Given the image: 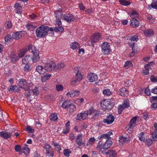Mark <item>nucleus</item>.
I'll return each instance as SVG.
<instances>
[{
  "label": "nucleus",
  "instance_id": "1",
  "mask_svg": "<svg viewBox=\"0 0 157 157\" xmlns=\"http://www.w3.org/2000/svg\"><path fill=\"white\" fill-rule=\"evenodd\" d=\"M112 100L109 99H104L101 103V107L104 111L110 110L114 105Z\"/></svg>",
  "mask_w": 157,
  "mask_h": 157
},
{
  "label": "nucleus",
  "instance_id": "2",
  "mask_svg": "<svg viewBox=\"0 0 157 157\" xmlns=\"http://www.w3.org/2000/svg\"><path fill=\"white\" fill-rule=\"evenodd\" d=\"M105 140V142L103 144L101 142L102 141H100L97 147L98 149L102 152L106 150L108 148L110 147L113 143L110 139L106 140Z\"/></svg>",
  "mask_w": 157,
  "mask_h": 157
},
{
  "label": "nucleus",
  "instance_id": "3",
  "mask_svg": "<svg viewBox=\"0 0 157 157\" xmlns=\"http://www.w3.org/2000/svg\"><path fill=\"white\" fill-rule=\"evenodd\" d=\"M47 26L42 25L38 27L36 32L37 37L42 38L45 36L47 34Z\"/></svg>",
  "mask_w": 157,
  "mask_h": 157
},
{
  "label": "nucleus",
  "instance_id": "4",
  "mask_svg": "<svg viewBox=\"0 0 157 157\" xmlns=\"http://www.w3.org/2000/svg\"><path fill=\"white\" fill-rule=\"evenodd\" d=\"M74 71H75V72L76 73L75 75L76 78L73 79L71 82V84L73 85L75 84L77 81H80L82 78V75L79 72L78 67L75 68Z\"/></svg>",
  "mask_w": 157,
  "mask_h": 157
},
{
  "label": "nucleus",
  "instance_id": "5",
  "mask_svg": "<svg viewBox=\"0 0 157 157\" xmlns=\"http://www.w3.org/2000/svg\"><path fill=\"white\" fill-rule=\"evenodd\" d=\"M101 51L104 54H108L111 51L109 43L105 42L101 45Z\"/></svg>",
  "mask_w": 157,
  "mask_h": 157
},
{
  "label": "nucleus",
  "instance_id": "6",
  "mask_svg": "<svg viewBox=\"0 0 157 157\" xmlns=\"http://www.w3.org/2000/svg\"><path fill=\"white\" fill-rule=\"evenodd\" d=\"M18 84L21 88L24 89L25 91H28L29 89V87L28 86L27 81L25 79H20Z\"/></svg>",
  "mask_w": 157,
  "mask_h": 157
},
{
  "label": "nucleus",
  "instance_id": "7",
  "mask_svg": "<svg viewBox=\"0 0 157 157\" xmlns=\"http://www.w3.org/2000/svg\"><path fill=\"white\" fill-rule=\"evenodd\" d=\"M129 106V103L128 100L127 99L124 100L123 103L118 106V114L121 113L124 109Z\"/></svg>",
  "mask_w": 157,
  "mask_h": 157
},
{
  "label": "nucleus",
  "instance_id": "8",
  "mask_svg": "<svg viewBox=\"0 0 157 157\" xmlns=\"http://www.w3.org/2000/svg\"><path fill=\"white\" fill-rule=\"evenodd\" d=\"M155 63L151 61L146 64L144 66V70L143 71V74L144 75H147L149 74V70L151 69V66L154 65Z\"/></svg>",
  "mask_w": 157,
  "mask_h": 157
},
{
  "label": "nucleus",
  "instance_id": "9",
  "mask_svg": "<svg viewBox=\"0 0 157 157\" xmlns=\"http://www.w3.org/2000/svg\"><path fill=\"white\" fill-rule=\"evenodd\" d=\"M55 63L53 61H51L50 63H45L44 67L46 71H50L52 70H55Z\"/></svg>",
  "mask_w": 157,
  "mask_h": 157
},
{
  "label": "nucleus",
  "instance_id": "10",
  "mask_svg": "<svg viewBox=\"0 0 157 157\" xmlns=\"http://www.w3.org/2000/svg\"><path fill=\"white\" fill-rule=\"evenodd\" d=\"M26 33L24 31L14 32L13 33L12 37L13 39L17 40L21 38L22 36H24Z\"/></svg>",
  "mask_w": 157,
  "mask_h": 157
},
{
  "label": "nucleus",
  "instance_id": "11",
  "mask_svg": "<svg viewBox=\"0 0 157 157\" xmlns=\"http://www.w3.org/2000/svg\"><path fill=\"white\" fill-rule=\"evenodd\" d=\"M61 24V22L59 20H58V21H56V26L54 29V31L56 32L62 33L63 31L64 28L62 26H60Z\"/></svg>",
  "mask_w": 157,
  "mask_h": 157
},
{
  "label": "nucleus",
  "instance_id": "12",
  "mask_svg": "<svg viewBox=\"0 0 157 157\" xmlns=\"http://www.w3.org/2000/svg\"><path fill=\"white\" fill-rule=\"evenodd\" d=\"M114 119V117L112 114H110L106 117V118L104 119L102 122L104 123L110 124L113 122Z\"/></svg>",
  "mask_w": 157,
  "mask_h": 157
},
{
  "label": "nucleus",
  "instance_id": "13",
  "mask_svg": "<svg viewBox=\"0 0 157 157\" xmlns=\"http://www.w3.org/2000/svg\"><path fill=\"white\" fill-rule=\"evenodd\" d=\"M63 19L68 23H71L74 21L75 19V17L72 14H68L66 16H64Z\"/></svg>",
  "mask_w": 157,
  "mask_h": 157
},
{
  "label": "nucleus",
  "instance_id": "14",
  "mask_svg": "<svg viewBox=\"0 0 157 157\" xmlns=\"http://www.w3.org/2000/svg\"><path fill=\"white\" fill-rule=\"evenodd\" d=\"M140 22L135 18H133L130 21V25L133 28H137L139 25Z\"/></svg>",
  "mask_w": 157,
  "mask_h": 157
},
{
  "label": "nucleus",
  "instance_id": "15",
  "mask_svg": "<svg viewBox=\"0 0 157 157\" xmlns=\"http://www.w3.org/2000/svg\"><path fill=\"white\" fill-rule=\"evenodd\" d=\"M101 34L100 33H95L94 35L91 37V40L94 43H96L101 38Z\"/></svg>",
  "mask_w": 157,
  "mask_h": 157
},
{
  "label": "nucleus",
  "instance_id": "16",
  "mask_svg": "<svg viewBox=\"0 0 157 157\" xmlns=\"http://www.w3.org/2000/svg\"><path fill=\"white\" fill-rule=\"evenodd\" d=\"M87 78L90 82H93L98 79L97 75L94 73H90L87 76Z\"/></svg>",
  "mask_w": 157,
  "mask_h": 157
},
{
  "label": "nucleus",
  "instance_id": "17",
  "mask_svg": "<svg viewBox=\"0 0 157 157\" xmlns=\"http://www.w3.org/2000/svg\"><path fill=\"white\" fill-rule=\"evenodd\" d=\"M119 142V144L120 145H121L124 144L125 143H129L130 141V140L127 137H124L123 136H121L119 138L118 140Z\"/></svg>",
  "mask_w": 157,
  "mask_h": 157
},
{
  "label": "nucleus",
  "instance_id": "18",
  "mask_svg": "<svg viewBox=\"0 0 157 157\" xmlns=\"http://www.w3.org/2000/svg\"><path fill=\"white\" fill-rule=\"evenodd\" d=\"M32 57L33 61V62H36L38 61L40 57L39 56V52L38 51H36V52H33Z\"/></svg>",
  "mask_w": 157,
  "mask_h": 157
},
{
  "label": "nucleus",
  "instance_id": "19",
  "mask_svg": "<svg viewBox=\"0 0 157 157\" xmlns=\"http://www.w3.org/2000/svg\"><path fill=\"white\" fill-rule=\"evenodd\" d=\"M76 141L79 146L85 145V143L82 141V135L81 134L78 135L77 138L76 139Z\"/></svg>",
  "mask_w": 157,
  "mask_h": 157
},
{
  "label": "nucleus",
  "instance_id": "20",
  "mask_svg": "<svg viewBox=\"0 0 157 157\" xmlns=\"http://www.w3.org/2000/svg\"><path fill=\"white\" fill-rule=\"evenodd\" d=\"M12 135V133L11 132H0V136L5 139H7L8 138H10Z\"/></svg>",
  "mask_w": 157,
  "mask_h": 157
},
{
  "label": "nucleus",
  "instance_id": "21",
  "mask_svg": "<svg viewBox=\"0 0 157 157\" xmlns=\"http://www.w3.org/2000/svg\"><path fill=\"white\" fill-rule=\"evenodd\" d=\"M119 94L122 96H127L128 94V91L125 88L123 87L119 90Z\"/></svg>",
  "mask_w": 157,
  "mask_h": 157
},
{
  "label": "nucleus",
  "instance_id": "22",
  "mask_svg": "<svg viewBox=\"0 0 157 157\" xmlns=\"http://www.w3.org/2000/svg\"><path fill=\"white\" fill-rule=\"evenodd\" d=\"M128 44L132 48V52L130 54V56H132L134 54L137 53V51L135 50V43L134 42H129Z\"/></svg>",
  "mask_w": 157,
  "mask_h": 157
},
{
  "label": "nucleus",
  "instance_id": "23",
  "mask_svg": "<svg viewBox=\"0 0 157 157\" xmlns=\"http://www.w3.org/2000/svg\"><path fill=\"white\" fill-rule=\"evenodd\" d=\"M36 71L40 74H43L45 73V67L44 68L41 65H38L36 66Z\"/></svg>",
  "mask_w": 157,
  "mask_h": 157
},
{
  "label": "nucleus",
  "instance_id": "24",
  "mask_svg": "<svg viewBox=\"0 0 157 157\" xmlns=\"http://www.w3.org/2000/svg\"><path fill=\"white\" fill-rule=\"evenodd\" d=\"M10 58L13 62L17 61L18 59L15 52H13L10 53Z\"/></svg>",
  "mask_w": 157,
  "mask_h": 157
},
{
  "label": "nucleus",
  "instance_id": "25",
  "mask_svg": "<svg viewBox=\"0 0 157 157\" xmlns=\"http://www.w3.org/2000/svg\"><path fill=\"white\" fill-rule=\"evenodd\" d=\"M20 90L19 87L17 86L11 85L8 88V90L11 92H17Z\"/></svg>",
  "mask_w": 157,
  "mask_h": 157
},
{
  "label": "nucleus",
  "instance_id": "26",
  "mask_svg": "<svg viewBox=\"0 0 157 157\" xmlns=\"http://www.w3.org/2000/svg\"><path fill=\"white\" fill-rule=\"evenodd\" d=\"M88 115L87 113H80L78 114L77 115V117L78 118L77 119L78 120H81V119L84 120L86 118Z\"/></svg>",
  "mask_w": 157,
  "mask_h": 157
},
{
  "label": "nucleus",
  "instance_id": "27",
  "mask_svg": "<svg viewBox=\"0 0 157 157\" xmlns=\"http://www.w3.org/2000/svg\"><path fill=\"white\" fill-rule=\"evenodd\" d=\"M14 7L16 9V12L17 13H21L22 11V8L18 3H16L15 4Z\"/></svg>",
  "mask_w": 157,
  "mask_h": 157
},
{
  "label": "nucleus",
  "instance_id": "28",
  "mask_svg": "<svg viewBox=\"0 0 157 157\" xmlns=\"http://www.w3.org/2000/svg\"><path fill=\"white\" fill-rule=\"evenodd\" d=\"M55 15L57 19L56 21H58L59 20H60V19L62 17L63 15L62 12L56 10L55 12Z\"/></svg>",
  "mask_w": 157,
  "mask_h": 157
},
{
  "label": "nucleus",
  "instance_id": "29",
  "mask_svg": "<svg viewBox=\"0 0 157 157\" xmlns=\"http://www.w3.org/2000/svg\"><path fill=\"white\" fill-rule=\"evenodd\" d=\"M137 118V117L135 116L131 119L130 122L129 126L134 127L136 125V120Z\"/></svg>",
  "mask_w": 157,
  "mask_h": 157
},
{
  "label": "nucleus",
  "instance_id": "30",
  "mask_svg": "<svg viewBox=\"0 0 157 157\" xmlns=\"http://www.w3.org/2000/svg\"><path fill=\"white\" fill-rule=\"evenodd\" d=\"M154 33V31L152 29L146 30L144 32L145 35L147 36H150L153 35Z\"/></svg>",
  "mask_w": 157,
  "mask_h": 157
},
{
  "label": "nucleus",
  "instance_id": "31",
  "mask_svg": "<svg viewBox=\"0 0 157 157\" xmlns=\"http://www.w3.org/2000/svg\"><path fill=\"white\" fill-rule=\"evenodd\" d=\"M148 8L149 9L152 8L154 9H157V0H154L150 5L148 6Z\"/></svg>",
  "mask_w": 157,
  "mask_h": 157
},
{
  "label": "nucleus",
  "instance_id": "32",
  "mask_svg": "<svg viewBox=\"0 0 157 157\" xmlns=\"http://www.w3.org/2000/svg\"><path fill=\"white\" fill-rule=\"evenodd\" d=\"M98 138L101 139V141H105L106 140L110 139L111 137L107 135V133H106L103 134L100 137L99 136Z\"/></svg>",
  "mask_w": 157,
  "mask_h": 157
},
{
  "label": "nucleus",
  "instance_id": "33",
  "mask_svg": "<svg viewBox=\"0 0 157 157\" xmlns=\"http://www.w3.org/2000/svg\"><path fill=\"white\" fill-rule=\"evenodd\" d=\"M155 128L154 132L152 133V135L153 138H155L154 141L157 139V123H155L154 125Z\"/></svg>",
  "mask_w": 157,
  "mask_h": 157
},
{
  "label": "nucleus",
  "instance_id": "34",
  "mask_svg": "<svg viewBox=\"0 0 157 157\" xmlns=\"http://www.w3.org/2000/svg\"><path fill=\"white\" fill-rule=\"evenodd\" d=\"M71 48L73 49H78L80 48V45L76 42H74L72 43L70 45Z\"/></svg>",
  "mask_w": 157,
  "mask_h": 157
},
{
  "label": "nucleus",
  "instance_id": "35",
  "mask_svg": "<svg viewBox=\"0 0 157 157\" xmlns=\"http://www.w3.org/2000/svg\"><path fill=\"white\" fill-rule=\"evenodd\" d=\"M31 59V57H30L29 55H26L25 58L22 59V63L24 64H28L29 62L30 61Z\"/></svg>",
  "mask_w": 157,
  "mask_h": 157
},
{
  "label": "nucleus",
  "instance_id": "36",
  "mask_svg": "<svg viewBox=\"0 0 157 157\" xmlns=\"http://www.w3.org/2000/svg\"><path fill=\"white\" fill-rule=\"evenodd\" d=\"M55 69L56 70H60L62 68H64L65 66V64L63 63H60L56 65L55 63Z\"/></svg>",
  "mask_w": 157,
  "mask_h": 157
},
{
  "label": "nucleus",
  "instance_id": "37",
  "mask_svg": "<svg viewBox=\"0 0 157 157\" xmlns=\"http://www.w3.org/2000/svg\"><path fill=\"white\" fill-rule=\"evenodd\" d=\"M130 16L132 18L135 17H139V14L135 10H132V12L129 14Z\"/></svg>",
  "mask_w": 157,
  "mask_h": 157
},
{
  "label": "nucleus",
  "instance_id": "38",
  "mask_svg": "<svg viewBox=\"0 0 157 157\" xmlns=\"http://www.w3.org/2000/svg\"><path fill=\"white\" fill-rule=\"evenodd\" d=\"M71 104V102L67 100H66L63 103L62 107L65 109H68L69 106Z\"/></svg>",
  "mask_w": 157,
  "mask_h": 157
},
{
  "label": "nucleus",
  "instance_id": "39",
  "mask_svg": "<svg viewBox=\"0 0 157 157\" xmlns=\"http://www.w3.org/2000/svg\"><path fill=\"white\" fill-rule=\"evenodd\" d=\"M146 133L145 132H141L140 133L138 136L139 140L141 141L144 142L145 140V134Z\"/></svg>",
  "mask_w": 157,
  "mask_h": 157
},
{
  "label": "nucleus",
  "instance_id": "40",
  "mask_svg": "<svg viewBox=\"0 0 157 157\" xmlns=\"http://www.w3.org/2000/svg\"><path fill=\"white\" fill-rule=\"evenodd\" d=\"M68 109H69V112L71 113L72 112H73L74 111L76 110V107L73 104H72L71 103L69 106Z\"/></svg>",
  "mask_w": 157,
  "mask_h": 157
},
{
  "label": "nucleus",
  "instance_id": "41",
  "mask_svg": "<svg viewBox=\"0 0 157 157\" xmlns=\"http://www.w3.org/2000/svg\"><path fill=\"white\" fill-rule=\"evenodd\" d=\"M44 148L46 150L47 154H49L50 153L51 150V146L48 144H46L44 146Z\"/></svg>",
  "mask_w": 157,
  "mask_h": 157
},
{
  "label": "nucleus",
  "instance_id": "42",
  "mask_svg": "<svg viewBox=\"0 0 157 157\" xmlns=\"http://www.w3.org/2000/svg\"><path fill=\"white\" fill-rule=\"evenodd\" d=\"M51 77V75L47 74L43 75L41 77V80L42 82H45L46 81L49 79Z\"/></svg>",
  "mask_w": 157,
  "mask_h": 157
},
{
  "label": "nucleus",
  "instance_id": "43",
  "mask_svg": "<svg viewBox=\"0 0 157 157\" xmlns=\"http://www.w3.org/2000/svg\"><path fill=\"white\" fill-rule=\"evenodd\" d=\"M132 66L133 64L132 62L130 61H128L125 63L124 67L127 69Z\"/></svg>",
  "mask_w": 157,
  "mask_h": 157
},
{
  "label": "nucleus",
  "instance_id": "44",
  "mask_svg": "<svg viewBox=\"0 0 157 157\" xmlns=\"http://www.w3.org/2000/svg\"><path fill=\"white\" fill-rule=\"evenodd\" d=\"M34 45L32 44H30L29 47V52L33 53V52H36V51H38L36 49Z\"/></svg>",
  "mask_w": 157,
  "mask_h": 157
},
{
  "label": "nucleus",
  "instance_id": "45",
  "mask_svg": "<svg viewBox=\"0 0 157 157\" xmlns=\"http://www.w3.org/2000/svg\"><path fill=\"white\" fill-rule=\"evenodd\" d=\"M27 51L28 49L27 48L23 49L21 50L18 54L19 57L21 58L24 56Z\"/></svg>",
  "mask_w": 157,
  "mask_h": 157
},
{
  "label": "nucleus",
  "instance_id": "46",
  "mask_svg": "<svg viewBox=\"0 0 157 157\" xmlns=\"http://www.w3.org/2000/svg\"><path fill=\"white\" fill-rule=\"evenodd\" d=\"M119 2L121 5L128 6L130 5V2L124 0H119Z\"/></svg>",
  "mask_w": 157,
  "mask_h": 157
},
{
  "label": "nucleus",
  "instance_id": "47",
  "mask_svg": "<svg viewBox=\"0 0 157 157\" xmlns=\"http://www.w3.org/2000/svg\"><path fill=\"white\" fill-rule=\"evenodd\" d=\"M55 147V149L57 151H60L61 149L60 145L56 142H53L52 144Z\"/></svg>",
  "mask_w": 157,
  "mask_h": 157
},
{
  "label": "nucleus",
  "instance_id": "48",
  "mask_svg": "<svg viewBox=\"0 0 157 157\" xmlns=\"http://www.w3.org/2000/svg\"><path fill=\"white\" fill-rule=\"evenodd\" d=\"M88 115H90L93 113L96 112V110L94 109L92 107H90L86 112Z\"/></svg>",
  "mask_w": 157,
  "mask_h": 157
},
{
  "label": "nucleus",
  "instance_id": "49",
  "mask_svg": "<svg viewBox=\"0 0 157 157\" xmlns=\"http://www.w3.org/2000/svg\"><path fill=\"white\" fill-rule=\"evenodd\" d=\"M95 139L94 137H92L90 138L89 140L87 143V145H88L90 144H92L94 143L95 142Z\"/></svg>",
  "mask_w": 157,
  "mask_h": 157
},
{
  "label": "nucleus",
  "instance_id": "50",
  "mask_svg": "<svg viewBox=\"0 0 157 157\" xmlns=\"http://www.w3.org/2000/svg\"><path fill=\"white\" fill-rule=\"evenodd\" d=\"M26 27L28 30H33L36 27L30 24H28L26 25Z\"/></svg>",
  "mask_w": 157,
  "mask_h": 157
},
{
  "label": "nucleus",
  "instance_id": "51",
  "mask_svg": "<svg viewBox=\"0 0 157 157\" xmlns=\"http://www.w3.org/2000/svg\"><path fill=\"white\" fill-rule=\"evenodd\" d=\"M12 38H13L12 36L10 34H7L5 38V42H10L11 41V39Z\"/></svg>",
  "mask_w": 157,
  "mask_h": 157
},
{
  "label": "nucleus",
  "instance_id": "52",
  "mask_svg": "<svg viewBox=\"0 0 157 157\" xmlns=\"http://www.w3.org/2000/svg\"><path fill=\"white\" fill-rule=\"evenodd\" d=\"M58 117L56 113L52 114L50 116V119L52 121H55L57 119Z\"/></svg>",
  "mask_w": 157,
  "mask_h": 157
},
{
  "label": "nucleus",
  "instance_id": "53",
  "mask_svg": "<svg viewBox=\"0 0 157 157\" xmlns=\"http://www.w3.org/2000/svg\"><path fill=\"white\" fill-rule=\"evenodd\" d=\"M103 94L104 95H106L107 96H109L112 94V93L110 90L107 89L104 90L103 91Z\"/></svg>",
  "mask_w": 157,
  "mask_h": 157
},
{
  "label": "nucleus",
  "instance_id": "54",
  "mask_svg": "<svg viewBox=\"0 0 157 157\" xmlns=\"http://www.w3.org/2000/svg\"><path fill=\"white\" fill-rule=\"evenodd\" d=\"M153 140L150 139H146L145 141H144L145 144L148 146H151L152 144Z\"/></svg>",
  "mask_w": 157,
  "mask_h": 157
},
{
  "label": "nucleus",
  "instance_id": "55",
  "mask_svg": "<svg viewBox=\"0 0 157 157\" xmlns=\"http://www.w3.org/2000/svg\"><path fill=\"white\" fill-rule=\"evenodd\" d=\"M25 64V66L24 68V71L27 72L30 71L31 70L30 66L28 64Z\"/></svg>",
  "mask_w": 157,
  "mask_h": 157
},
{
  "label": "nucleus",
  "instance_id": "56",
  "mask_svg": "<svg viewBox=\"0 0 157 157\" xmlns=\"http://www.w3.org/2000/svg\"><path fill=\"white\" fill-rule=\"evenodd\" d=\"M31 91L33 92V94L35 95L36 96L39 95L38 89L36 87H35L34 89L32 90Z\"/></svg>",
  "mask_w": 157,
  "mask_h": 157
},
{
  "label": "nucleus",
  "instance_id": "57",
  "mask_svg": "<svg viewBox=\"0 0 157 157\" xmlns=\"http://www.w3.org/2000/svg\"><path fill=\"white\" fill-rule=\"evenodd\" d=\"M106 154L109 155L110 156H113L116 155V152L113 150H109L106 152Z\"/></svg>",
  "mask_w": 157,
  "mask_h": 157
},
{
  "label": "nucleus",
  "instance_id": "58",
  "mask_svg": "<svg viewBox=\"0 0 157 157\" xmlns=\"http://www.w3.org/2000/svg\"><path fill=\"white\" fill-rule=\"evenodd\" d=\"M26 130L29 133H32L34 132V130L33 128H32L31 126H27L26 128Z\"/></svg>",
  "mask_w": 157,
  "mask_h": 157
},
{
  "label": "nucleus",
  "instance_id": "59",
  "mask_svg": "<svg viewBox=\"0 0 157 157\" xmlns=\"http://www.w3.org/2000/svg\"><path fill=\"white\" fill-rule=\"evenodd\" d=\"M71 152V151L68 149H65L63 151L64 155L67 157H69L70 156L69 154Z\"/></svg>",
  "mask_w": 157,
  "mask_h": 157
},
{
  "label": "nucleus",
  "instance_id": "60",
  "mask_svg": "<svg viewBox=\"0 0 157 157\" xmlns=\"http://www.w3.org/2000/svg\"><path fill=\"white\" fill-rule=\"evenodd\" d=\"M124 85L126 86H129L131 84V81L129 79H126L124 81Z\"/></svg>",
  "mask_w": 157,
  "mask_h": 157
},
{
  "label": "nucleus",
  "instance_id": "61",
  "mask_svg": "<svg viewBox=\"0 0 157 157\" xmlns=\"http://www.w3.org/2000/svg\"><path fill=\"white\" fill-rule=\"evenodd\" d=\"M14 149L16 152H20L21 150V146L19 145H16L15 146Z\"/></svg>",
  "mask_w": 157,
  "mask_h": 157
},
{
  "label": "nucleus",
  "instance_id": "62",
  "mask_svg": "<svg viewBox=\"0 0 157 157\" xmlns=\"http://www.w3.org/2000/svg\"><path fill=\"white\" fill-rule=\"evenodd\" d=\"M56 89L58 91H61L63 90V87L61 85H57L56 86Z\"/></svg>",
  "mask_w": 157,
  "mask_h": 157
},
{
  "label": "nucleus",
  "instance_id": "63",
  "mask_svg": "<svg viewBox=\"0 0 157 157\" xmlns=\"http://www.w3.org/2000/svg\"><path fill=\"white\" fill-rule=\"evenodd\" d=\"M147 18L149 20V21L151 23H153L155 20V18L152 17L151 15L147 16Z\"/></svg>",
  "mask_w": 157,
  "mask_h": 157
},
{
  "label": "nucleus",
  "instance_id": "64",
  "mask_svg": "<svg viewBox=\"0 0 157 157\" xmlns=\"http://www.w3.org/2000/svg\"><path fill=\"white\" fill-rule=\"evenodd\" d=\"M138 39V36L137 35H134L132 36L131 38L130 39V40H131V42L132 41H137Z\"/></svg>",
  "mask_w": 157,
  "mask_h": 157
}]
</instances>
